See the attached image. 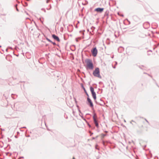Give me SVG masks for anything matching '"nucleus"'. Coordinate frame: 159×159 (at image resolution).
Wrapping results in <instances>:
<instances>
[{
    "mask_svg": "<svg viewBox=\"0 0 159 159\" xmlns=\"http://www.w3.org/2000/svg\"><path fill=\"white\" fill-rule=\"evenodd\" d=\"M49 0H47V1H46L47 3H48L49 2Z\"/></svg>",
    "mask_w": 159,
    "mask_h": 159,
    "instance_id": "ddd939ff",
    "label": "nucleus"
},
{
    "mask_svg": "<svg viewBox=\"0 0 159 159\" xmlns=\"http://www.w3.org/2000/svg\"><path fill=\"white\" fill-rule=\"evenodd\" d=\"M92 53L93 57H96L98 53V50L96 48H94L91 50Z\"/></svg>",
    "mask_w": 159,
    "mask_h": 159,
    "instance_id": "20e7f679",
    "label": "nucleus"
},
{
    "mask_svg": "<svg viewBox=\"0 0 159 159\" xmlns=\"http://www.w3.org/2000/svg\"><path fill=\"white\" fill-rule=\"evenodd\" d=\"M113 68H115V67H113Z\"/></svg>",
    "mask_w": 159,
    "mask_h": 159,
    "instance_id": "a211bd4d",
    "label": "nucleus"
},
{
    "mask_svg": "<svg viewBox=\"0 0 159 159\" xmlns=\"http://www.w3.org/2000/svg\"><path fill=\"white\" fill-rule=\"evenodd\" d=\"M93 139H95V138H93Z\"/></svg>",
    "mask_w": 159,
    "mask_h": 159,
    "instance_id": "f3484780",
    "label": "nucleus"
},
{
    "mask_svg": "<svg viewBox=\"0 0 159 159\" xmlns=\"http://www.w3.org/2000/svg\"><path fill=\"white\" fill-rule=\"evenodd\" d=\"M16 10H17V11H18V9H17V8H16Z\"/></svg>",
    "mask_w": 159,
    "mask_h": 159,
    "instance_id": "dca6fc26",
    "label": "nucleus"
},
{
    "mask_svg": "<svg viewBox=\"0 0 159 159\" xmlns=\"http://www.w3.org/2000/svg\"><path fill=\"white\" fill-rule=\"evenodd\" d=\"M93 74L95 77H98L100 78H101L100 74L99 68L98 67L95 68V70L93 71Z\"/></svg>",
    "mask_w": 159,
    "mask_h": 159,
    "instance_id": "f03ea898",
    "label": "nucleus"
},
{
    "mask_svg": "<svg viewBox=\"0 0 159 159\" xmlns=\"http://www.w3.org/2000/svg\"><path fill=\"white\" fill-rule=\"evenodd\" d=\"M100 101H101V102L99 103V104L100 105H102L103 104H104V102L101 99L100 100Z\"/></svg>",
    "mask_w": 159,
    "mask_h": 159,
    "instance_id": "1a4fd4ad",
    "label": "nucleus"
},
{
    "mask_svg": "<svg viewBox=\"0 0 159 159\" xmlns=\"http://www.w3.org/2000/svg\"><path fill=\"white\" fill-rule=\"evenodd\" d=\"M87 101H88V105H89V106L91 107H93V104L91 100L89 98V97L87 98Z\"/></svg>",
    "mask_w": 159,
    "mask_h": 159,
    "instance_id": "39448f33",
    "label": "nucleus"
},
{
    "mask_svg": "<svg viewBox=\"0 0 159 159\" xmlns=\"http://www.w3.org/2000/svg\"><path fill=\"white\" fill-rule=\"evenodd\" d=\"M52 38L55 40H56L58 42H59L60 41V40L59 39L58 37L55 34H53L52 35Z\"/></svg>",
    "mask_w": 159,
    "mask_h": 159,
    "instance_id": "6e6552de",
    "label": "nucleus"
},
{
    "mask_svg": "<svg viewBox=\"0 0 159 159\" xmlns=\"http://www.w3.org/2000/svg\"><path fill=\"white\" fill-rule=\"evenodd\" d=\"M47 40L48 41H49V42H52V41H51V40H50L49 39L47 38Z\"/></svg>",
    "mask_w": 159,
    "mask_h": 159,
    "instance_id": "9d476101",
    "label": "nucleus"
},
{
    "mask_svg": "<svg viewBox=\"0 0 159 159\" xmlns=\"http://www.w3.org/2000/svg\"><path fill=\"white\" fill-rule=\"evenodd\" d=\"M103 10H104L103 8H96L95 9V11L101 13L103 11Z\"/></svg>",
    "mask_w": 159,
    "mask_h": 159,
    "instance_id": "0eeeda50",
    "label": "nucleus"
},
{
    "mask_svg": "<svg viewBox=\"0 0 159 159\" xmlns=\"http://www.w3.org/2000/svg\"><path fill=\"white\" fill-rule=\"evenodd\" d=\"M90 90L91 92L93 98L94 100H95L96 99V94L95 92L94 91L93 88L91 87H90Z\"/></svg>",
    "mask_w": 159,
    "mask_h": 159,
    "instance_id": "7ed1b4c3",
    "label": "nucleus"
},
{
    "mask_svg": "<svg viewBox=\"0 0 159 159\" xmlns=\"http://www.w3.org/2000/svg\"><path fill=\"white\" fill-rule=\"evenodd\" d=\"M87 96H89L88 94H87Z\"/></svg>",
    "mask_w": 159,
    "mask_h": 159,
    "instance_id": "6ab92c4d",
    "label": "nucleus"
},
{
    "mask_svg": "<svg viewBox=\"0 0 159 159\" xmlns=\"http://www.w3.org/2000/svg\"><path fill=\"white\" fill-rule=\"evenodd\" d=\"M51 43H52V44H53V45H56V43H54V42H51Z\"/></svg>",
    "mask_w": 159,
    "mask_h": 159,
    "instance_id": "f8f14e48",
    "label": "nucleus"
},
{
    "mask_svg": "<svg viewBox=\"0 0 159 159\" xmlns=\"http://www.w3.org/2000/svg\"><path fill=\"white\" fill-rule=\"evenodd\" d=\"M134 122L135 123V122L134 121H133V120H132V121H131L130 123H131V124H132V125H133V124L132 123V122Z\"/></svg>",
    "mask_w": 159,
    "mask_h": 159,
    "instance_id": "9b49d317",
    "label": "nucleus"
},
{
    "mask_svg": "<svg viewBox=\"0 0 159 159\" xmlns=\"http://www.w3.org/2000/svg\"><path fill=\"white\" fill-rule=\"evenodd\" d=\"M96 114H94L93 116V119L95 125L97 127L98 126V123L97 122V120L96 119Z\"/></svg>",
    "mask_w": 159,
    "mask_h": 159,
    "instance_id": "423d86ee",
    "label": "nucleus"
},
{
    "mask_svg": "<svg viewBox=\"0 0 159 159\" xmlns=\"http://www.w3.org/2000/svg\"><path fill=\"white\" fill-rule=\"evenodd\" d=\"M146 120L147 122H148V121Z\"/></svg>",
    "mask_w": 159,
    "mask_h": 159,
    "instance_id": "4468645a",
    "label": "nucleus"
},
{
    "mask_svg": "<svg viewBox=\"0 0 159 159\" xmlns=\"http://www.w3.org/2000/svg\"><path fill=\"white\" fill-rule=\"evenodd\" d=\"M1 47V46H0V48Z\"/></svg>",
    "mask_w": 159,
    "mask_h": 159,
    "instance_id": "aec40b11",
    "label": "nucleus"
},
{
    "mask_svg": "<svg viewBox=\"0 0 159 159\" xmlns=\"http://www.w3.org/2000/svg\"><path fill=\"white\" fill-rule=\"evenodd\" d=\"M73 159H75V157H73Z\"/></svg>",
    "mask_w": 159,
    "mask_h": 159,
    "instance_id": "2eb2a0df",
    "label": "nucleus"
},
{
    "mask_svg": "<svg viewBox=\"0 0 159 159\" xmlns=\"http://www.w3.org/2000/svg\"><path fill=\"white\" fill-rule=\"evenodd\" d=\"M85 61L86 63V68L87 69L92 70L93 69V65L92 61L89 59L85 60Z\"/></svg>",
    "mask_w": 159,
    "mask_h": 159,
    "instance_id": "f257e3e1",
    "label": "nucleus"
}]
</instances>
